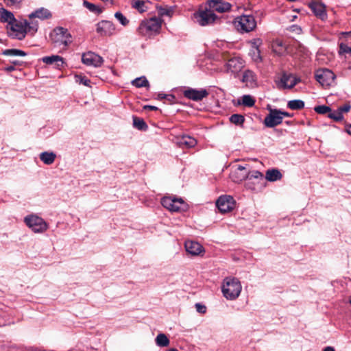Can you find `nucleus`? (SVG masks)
I'll return each instance as SVG.
<instances>
[{
	"label": "nucleus",
	"instance_id": "nucleus-31",
	"mask_svg": "<svg viewBox=\"0 0 351 351\" xmlns=\"http://www.w3.org/2000/svg\"><path fill=\"white\" fill-rule=\"evenodd\" d=\"M132 84L137 88L146 87L149 86V82L145 77H141L134 80Z\"/></svg>",
	"mask_w": 351,
	"mask_h": 351
},
{
	"label": "nucleus",
	"instance_id": "nucleus-5",
	"mask_svg": "<svg viewBox=\"0 0 351 351\" xmlns=\"http://www.w3.org/2000/svg\"><path fill=\"white\" fill-rule=\"evenodd\" d=\"M234 25L239 32H250L256 28V21L252 15H242L235 19Z\"/></svg>",
	"mask_w": 351,
	"mask_h": 351
},
{
	"label": "nucleus",
	"instance_id": "nucleus-46",
	"mask_svg": "<svg viewBox=\"0 0 351 351\" xmlns=\"http://www.w3.org/2000/svg\"><path fill=\"white\" fill-rule=\"evenodd\" d=\"M263 41L260 38H255L251 41L252 49H260L259 47L262 45Z\"/></svg>",
	"mask_w": 351,
	"mask_h": 351
},
{
	"label": "nucleus",
	"instance_id": "nucleus-7",
	"mask_svg": "<svg viewBox=\"0 0 351 351\" xmlns=\"http://www.w3.org/2000/svg\"><path fill=\"white\" fill-rule=\"evenodd\" d=\"M315 77L323 87H329L335 84L336 75L332 71L327 69L317 70Z\"/></svg>",
	"mask_w": 351,
	"mask_h": 351
},
{
	"label": "nucleus",
	"instance_id": "nucleus-18",
	"mask_svg": "<svg viewBox=\"0 0 351 351\" xmlns=\"http://www.w3.org/2000/svg\"><path fill=\"white\" fill-rule=\"evenodd\" d=\"M208 6L214 13L215 11L222 13L230 10L231 5L221 0H210L208 2Z\"/></svg>",
	"mask_w": 351,
	"mask_h": 351
},
{
	"label": "nucleus",
	"instance_id": "nucleus-28",
	"mask_svg": "<svg viewBox=\"0 0 351 351\" xmlns=\"http://www.w3.org/2000/svg\"><path fill=\"white\" fill-rule=\"evenodd\" d=\"M155 342L159 347H167L170 343L169 338L164 333L158 334L155 339Z\"/></svg>",
	"mask_w": 351,
	"mask_h": 351
},
{
	"label": "nucleus",
	"instance_id": "nucleus-1",
	"mask_svg": "<svg viewBox=\"0 0 351 351\" xmlns=\"http://www.w3.org/2000/svg\"><path fill=\"white\" fill-rule=\"evenodd\" d=\"M241 289V282L236 278L226 277L222 282L221 291L227 300H236L239 296Z\"/></svg>",
	"mask_w": 351,
	"mask_h": 351
},
{
	"label": "nucleus",
	"instance_id": "nucleus-45",
	"mask_svg": "<svg viewBox=\"0 0 351 351\" xmlns=\"http://www.w3.org/2000/svg\"><path fill=\"white\" fill-rule=\"evenodd\" d=\"M339 53L346 54L348 55L349 57H351V47L345 44L341 43L339 47Z\"/></svg>",
	"mask_w": 351,
	"mask_h": 351
},
{
	"label": "nucleus",
	"instance_id": "nucleus-15",
	"mask_svg": "<svg viewBox=\"0 0 351 351\" xmlns=\"http://www.w3.org/2000/svg\"><path fill=\"white\" fill-rule=\"evenodd\" d=\"M243 67L242 59L238 57H232L228 59L226 64V71L227 73H237Z\"/></svg>",
	"mask_w": 351,
	"mask_h": 351
},
{
	"label": "nucleus",
	"instance_id": "nucleus-57",
	"mask_svg": "<svg viewBox=\"0 0 351 351\" xmlns=\"http://www.w3.org/2000/svg\"><path fill=\"white\" fill-rule=\"evenodd\" d=\"M167 351H179V350H178L176 348H171V349L167 350Z\"/></svg>",
	"mask_w": 351,
	"mask_h": 351
},
{
	"label": "nucleus",
	"instance_id": "nucleus-21",
	"mask_svg": "<svg viewBox=\"0 0 351 351\" xmlns=\"http://www.w3.org/2000/svg\"><path fill=\"white\" fill-rule=\"evenodd\" d=\"M41 60L49 65H53L54 68L60 69L64 65V61L61 56L57 55H53L51 56L43 57Z\"/></svg>",
	"mask_w": 351,
	"mask_h": 351
},
{
	"label": "nucleus",
	"instance_id": "nucleus-17",
	"mask_svg": "<svg viewBox=\"0 0 351 351\" xmlns=\"http://www.w3.org/2000/svg\"><path fill=\"white\" fill-rule=\"evenodd\" d=\"M184 247L186 252L192 256H202L204 253L202 245L196 241H186Z\"/></svg>",
	"mask_w": 351,
	"mask_h": 351
},
{
	"label": "nucleus",
	"instance_id": "nucleus-22",
	"mask_svg": "<svg viewBox=\"0 0 351 351\" xmlns=\"http://www.w3.org/2000/svg\"><path fill=\"white\" fill-rule=\"evenodd\" d=\"M177 143L180 147L191 148L197 145V140L192 136L183 135L178 138Z\"/></svg>",
	"mask_w": 351,
	"mask_h": 351
},
{
	"label": "nucleus",
	"instance_id": "nucleus-16",
	"mask_svg": "<svg viewBox=\"0 0 351 351\" xmlns=\"http://www.w3.org/2000/svg\"><path fill=\"white\" fill-rule=\"evenodd\" d=\"M308 7L317 17L322 21L326 19L327 13L324 3L319 1H312L308 4Z\"/></svg>",
	"mask_w": 351,
	"mask_h": 351
},
{
	"label": "nucleus",
	"instance_id": "nucleus-54",
	"mask_svg": "<svg viewBox=\"0 0 351 351\" xmlns=\"http://www.w3.org/2000/svg\"><path fill=\"white\" fill-rule=\"evenodd\" d=\"M323 351H335V349L332 347L328 346Z\"/></svg>",
	"mask_w": 351,
	"mask_h": 351
},
{
	"label": "nucleus",
	"instance_id": "nucleus-6",
	"mask_svg": "<svg viewBox=\"0 0 351 351\" xmlns=\"http://www.w3.org/2000/svg\"><path fill=\"white\" fill-rule=\"evenodd\" d=\"M217 19V16L210 8H206L204 10H199L193 14V20L201 26H205L213 23Z\"/></svg>",
	"mask_w": 351,
	"mask_h": 351
},
{
	"label": "nucleus",
	"instance_id": "nucleus-44",
	"mask_svg": "<svg viewBox=\"0 0 351 351\" xmlns=\"http://www.w3.org/2000/svg\"><path fill=\"white\" fill-rule=\"evenodd\" d=\"M314 110L317 113L322 114H326L331 111V109L330 107L324 106V105L316 106V107H315Z\"/></svg>",
	"mask_w": 351,
	"mask_h": 351
},
{
	"label": "nucleus",
	"instance_id": "nucleus-51",
	"mask_svg": "<svg viewBox=\"0 0 351 351\" xmlns=\"http://www.w3.org/2000/svg\"><path fill=\"white\" fill-rule=\"evenodd\" d=\"M166 97L174 98V97L171 95L158 94V99H165Z\"/></svg>",
	"mask_w": 351,
	"mask_h": 351
},
{
	"label": "nucleus",
	"instance_id": "nucleus-50",
	"mask_svg": "<svg viewBox=\"0 0 351 351\" xmlns=\"http://www.w3.org/2000/svg\"><path fill=\"white\" fill-rule=\"evenodd\" d=\"M7 1H8V3H7L8 5H14L20 3L22 1V0H7Z\"/></svg>",
	"mask_w": 351,
	"mask_h": 351
},
{
	"label": "nucleus",
	"instance_id": "nucleus-52",
	"mask_svg": "<svg viewBox=\"0 0 351 351\" xmlns=\"http://www.w3.org/2000/svg\"><path fill=\"white\" fill-rule=\"evenodd\" d=\"M15 69L14 66H6L4 70L7 72H11L12 71H14Z\"/></svg>",
	"mask_w": 351,
	"mask_h": 351
},
{
	"label": "nucleus",
	"instance_id": "nucleus-34",
	"mask_svg": "<svg viewBox=\"0 0 351 351\" xmlns=\"http://www.w3.org/2000/svg\"><path fill=\"white\" fill-rule=\"evenodd\" d=\"M158 14L160 16H171L173 13V8L171 7H157Z\"/></svg>",
	"mask_w": 351,
	"mask_h": 351
},
{
	"label": "nucleus",
	"instance_id": "nucleus-43",
	"mask_svg": "<svg viewBox=\"0 0 351 351\" xmlns=\"http://www.w3.org/2000/svg\"><path fill=\"white\" fill-rule=\"evenodd\" d=\"M114 16L115 18L120 22V23L123 25V26H125L127 25L128 23H129V21L126 19V17L125 16H123V14L120 12H117L114 14Z\"/></svg>",
	"mask_w": 351,
	"mask_h": 351
},
{
	"label": "nucleus",
	"instance_id": "nucleus-10",
	"mask_svg": "<svg viewBox=\"0 0 351 351\" xmlns=\"http://www.w3.org/2000/svg\"><path fill=\"white\" fill-rule=\"evenodd\" d=\"M234 204L235 201L230 195L220 196L216 202L217 207L221 213H227L232 210L234 207Z\"/></svg>",
	"mask_w": 351,
	"mask_h": 351
},
{
	"label": "nucleus",
	"instance_id": "nucleus-30",
	"mask_svg": "<svg viewBox=\"0 0 351 351\" xmlns=\"http://www.w3.org/2000/svg\"><path fill=\"white\" fill-rule=\"evenodd\" d=\"M288 108L291 110H300L304 108V103L300 99L291 100L287 104Z\"/></svg>",
	"mask_w": 351,
	"mask_h": 351
},
{
	"label": "nucleus",
	"instance_id": "nucleus-47",
	"mask_svg": "<svg viewBox=\"0 0 351 351\" xmlns=\"http://www.w3.org/2000/svg\"><path fill=\"white\" fill-rule=\"evenodd\" d=\"M263 178V174L258 171H252L251 172H249L248 171V176L247 178L248 179H252V178H256V179H258V178Z\"/></svg>",
	"mask_w": 351,
	"mask_h": 351
},
{
	"label": "nucleus",
	"instance_id": "nucleus-42",
	"mask_svg": "<svg viewBox=\"0 0 351 351\" xmlns=\"http://www.w3.org/2000/svg\"><path fill=\"white\" fill-rule=\"evenodd\" d=\"M328 116L336 121H341L343 119V114L338 110L333 112L330 111Z\"/></svg>",
	"mask_w": 351,
	"mask_h": 351
},
{
	"label": "nucleus",
	"instance_id": "nucleus-56",
	"mask_svg": "<svg viewBox=\"0 0 351 351\" xmlns=\"http://www.w3.org/2000/svg\"><path fill=\"white\" fill-rule=\"evenodd\" d=\"M281 113L282 119L284 117H289V114L288 112L281 111Z\"/></svg>",
	"mask_w": 351,
	"mask_h": 351
},
{
	"label": "nucleus",
	"instance_id": "nucleus-12",
	"mask_svg": "<svg viewBox=\"0 0 351 351\" xmlns=\"http://www.w3.org/2000/svg\"><path fill=\"white\" fill-rule=\"evenodd\" d=\"M183 95L187 99L199 101L206 97L208 95V92L204 88L197 90L189 88L184 90Z\"/></svg>",
	"mask_w": 351,
	"mask_h": 351
},
{
	"label": "nucleus",
	"instance_id": "nucleus-8",
	"mask_svg": "<svg viewBox=\"0 0 351 351\" xmlns=\"http://www.w3.org/2000/svg\"><path fill=\"white\" fill-rule=\"evenodd\" d=\"M26 225L34 232H44L48 228L47 223L40 217L36 215H29L25 218Z\"/></svg>",
	"mask_w": 351,
	"mask_h": 351
},
{
	"label": "nucleus",
	"instance_id": "nucleus-19",
	"mask_svg": "<svg viewBox=\"0 0 351 351\" xmlns=\"http://www.w3.org/2000/svg\"><path fill=\"white\" fill-rule=\"evenodd\" d=\"M300 82V79L290 73H283L280 77V86L284 88H291Z\"/></svg>",
	"mask_w": 351,
	"mask_h": 351
},
{
	"label": "nucleus",
	"instance_id": "nucleus-20",
	"mask_svg": "<svg viewBox=\"0 0 351 351\" xmlns=\"http://www.w3.org/2000/svg\"><path fill=\"white\" fill-rule=\"evenodd\" d=\"M248 176V171L245 167L239 165L232 171L230 177L234 182H240L246 179Z\"/></svg>",
	"mask_w": 351,
	"mask_h": 351
},
{
	"label": "nucleus",
	"instance_id": "nucleus-36",
	"mask_svg": "<svg viewBox=\"0 0 351 351\" xmlns=\"http://www.w3.org/2000/svg\"><path fill=\"white\" fill-rule=\"evenodd\" d=\"M230 121L235 125H241L243 123L245 118L241 114H234L230 117Z\"/></svg>",
	"mask_w": 351,
	"mask_h": 351
},
{
	"label": "nucleus",
	"instance_id": "nucleus-38",
	"mask_svg": "<svg viewBox=\"0 0 351 351\" xmlns=\"http://www.w3.org/2000/svg\"><path fill=\"white\" fill-rule=\"evenodd\" d=\"M255 100L254 98L248 95L242 97V104L245 106L252 107L254 105Z\"/></svg>",
	"mask_w": 351,
	"mask_h": 351
},
{
	"label": "nucleus",
	"instance_id": "nucleus-27",
	"mask_svg": "<svg viewBox=\"0 0 351 351\" xmlns=\"http://www.w3.org/2000/svg\"><path fill=\"white\" fill-rule=\"evenodd\" d=\"M282 178L281 173L278 169H269L266 171L265 178L270 182H274Z\"/></svg>",
	"mask_w": 351,
	"mask_h": 351
},
{
	"label": "nucleus",
	"instance_id": "nucleus-4",
	"mask_svg": "<svg viewBox=\"0 0 351 351\" xmlns=\"http://www.w3.org/2000/svg\"><path fill=\"white\" fill-rule=\"evenodd\" d=\"M161 204L171 212H182L187 210V204L182 198L164 197L161 199Z\"/></svg>",
	"mask_w": 351,
	"mask_h": 351
},
{
	"label": "nucleus",
	"instance_id": "nucleus-37",
	"mask_svg": "<svg viewBox=\"0 0 351 351\" xmlns=\"http://www.w3.org/2000/svg\"><path fill=\"white\" fill-rule=\"evenodd\" d=\"M83 5L84 7H86L87 9H88L90 12H95V13H101L102 12L101 9L95 5L93 3H89L87 1H84Z\"/></svg>",
	"mask_w": 351,
	"mask_h": 351
},
{
	"label": "nucleus",
	"instance_id": "nucleus-55",
	"mask_svg": "<svg viewBox=\"0 0 351 351\" xmlns=\"http://www.w3.org/2000/svg\"><path fill=\"white\" fill-rule=\"evenodd\" d=\"M346 132L351 135V124L347 126Z\"/></svg>",
	"mask_w": 351,
	"mask_h": 351
},
{
	"label": "nucleus",
	"instance_id": "nucleus-3",
	"mask_svg": "<svg viewBox=\"0 0 351 351\" xmlns=\"http://www.w3.org/2000/svg\"><path fill=\"white\" fill-rule=\"evenodd\" d=\"M50 38L55 47H67L71 43V36L68 30L62 27L55 28L50 34Z\"/></svg>",
	"mask_w": 351,
	"mask_h": 351
},
{
	"label": "nucleus",
	"instance_id": "nucleus-48",
	"mask_svg": "<svg viewBox=\"0 0 351 351\" xmlns=\"http://www.w3.org/2000/svg\"><path fill=\"white\" fill-rule=\"evenodd\" d=\"M195 308L196 311L199 313L204 314L206 311V307L204 305L201 304L199 303L195 304Z\"/></svg>",
	"mask_w": 351,
	"mask_h": 351
},
{
	"label": "nucleus",
	"instance_id": "nucleus-59",
	"mask_svg": "<svg viewBox=\"0 0 351 351\" xmlns=\"http://www.w3.org/2000/svg\"><path fill=\"white\" fill-rule=\"evenodd\" d=\"M166 98H167V99H168L169 100H171V99H173V98H171V97H166Z\"/></svg>",
	"mask_w": 351,
	"mask_h": 351
},
{
	"label": "nucleus",
	"instance_id": "nucleus-24",
	"mask_svg": "<svg viewBox=\"0 0 351 351\" xmlns=\"http://www.w3.org/2000/svg\"><path fill=\"white\" fill-rule=\"evenodd\" d=\"M0 16L1 21L7 22L9 25L16 21L14 14L4 8L0 9Z\"/></svg>",
	"mask_w": 351,
	"mask_h": 351
},
{
	"label": "nucleus",
	"instance_id": "nucleus-25",
	"mask_svg": "<svg viewBox=\"0 0 351 351\" xmlns=\"http://www.w3.org/2000/svg\"><path fill=\"white\" fill-rule=\"evenodd\" d=\"M51 16L50 12L45 8H40L29 15V19L37 17L40 19H48Z\"/></svg>",
	"mask_w": 351,
	"mask_h": 351
},
{
	"label": "nucleus",
	"instance_id": "nucleus-40",
	"mask_svg": "<svg viewBox=\"0 0 351 351\" xmlns=\"http://www.w3.org/2000/svg\"><path fill=\"white\" fill-rule=\"evenodd\" d=\"M75 79L76 82H77L79 84H82L88 86V87H90V81L86 77L81 75H76L75 76Z\"/></svg>",
	"mask_w": 351,
	"mask_h": 351
},
{
	"label": "nucleus",
	"instance_id": "nucleus-11",
	"mask_svg": "<svg viewBox=\"0 0 351 351\" xmlns=\"http://www.w3.org/2000/svg\"><path fill=\"white\" fill-rule=\"evenodd\" d=\"M114 25L109 21H101L96 25V32L101 36H110L115 33Z\"/></svg>",
	"mask_w": 351,
	"mask_h": 351
},
{
	"label": "nucleus",
	"instance_id": "nucleus-23",
	"mask_svg": "<svg viewBox=\"0 0 351 351\" xmlns=\"http://www.w3.org/2000/svg\"><path fill=\"white\" fill-rule=\"evenodd\" d=\"M242 81L248 86H253L256 82V75L252 71L247 70L243 73Z\"/></svg>",
	"mask_w": 351,
	"mask_h": 351
},
{
	"label": "nucleus",
	"instance_id": "nucleus-60",
	"mask_svg": "<svg viewBox=\"0 0 351 351\" xmlns=\"http://www.w3.org/2000/svg\"><path fill=\"white\" fill-rule=\"evenodd\" d=\"M298 29L301 30L300 27H295Z\"/></svg>",
	"mask_w": 351,
	"mask_h": 351
},
{
	"label": "nucleus",
	"instance_id": "nucleus-32",
	"mask_svg": "<svg viewBox=\"0 0 351 351\" xmlns=\"http://www.w3.org/2000/svg\"><path fill=\"white\" fill-rule=\"evenodd\" d=\"M5 56H25L26 53L22 50L12 49H5L2 53Z\"/></svg>",
	"mask_w": 351,
	"mask_h": 351
},
{
	"label": "nucleus",
	"instance_id": "nucleus-58",
	"mask_svg": "<svg viewBox=\"0 0 351 351\" xmlns=\"http://www.w3.org/2000/svg\"><path fill=\"white\" fill-rule=\"evenodd\" d=\"M12 63H13L14 64H15V65H16V64H19V62H18V61H14V62H12Z\"/></svg>",
	"mask_w": 351,
	"mask_h": 351
},
{
	"label": "nucleus",
	"instance_id": "nucleus-41",
	"mask_svg": "<svg viewBox=\"0 0 351 351\" xmlns=\"http://www.w3.org/2000/svg\"><path fill=\"white\" fill-rule=\"evenodd\" d=\"M250 56L252 60L256 62L262 61L260 49H251Z\"/></svg>",
	"mask_w": 351,
	"mask_h": 351
},
{
	"label": "nucleus",
	"instance_id": "nucleus-29",
	"mask_svg": "<svg viewBox=\"0 0 351 351\" xmlns=\"http://www.w3.org/2000/svg\"><path fill=\"white\" fill-rule=\"evenodd\" d=\"M272 50L278 56H282L286 51V47L283 45L282 42L276 41L272 45Z\"/></svg>",
	"mask_w": 351,
	"mask_h": 351
},
{
	"label": "nucleus",
	"instance_id": "nucleus-2",
	"mask_svg": "<svg viewBox=\"0 0 351 351\" xmlns=\"http://www.w3.org/2000/svg\"><path fill=\"white\" fill-rule=\"evenodd\" d=\"M162 23V20L160 17H152L142 21L137 31L141 35L152 36L159 33Z\"/></svg>",
	"mask_w": 351,
	"mask_h": 351
},
{
	"label": "nucleus",
	"instance_id": "nucleus-39",
	"mask_svg": "<svg viewBox=\"0 0 351 351\" xmlns=\"http://www.w3.org/2000/svg\"><path fill=\"white\" fill-rule=\"evenodd\" d=\"M134 126L139 130H145L147 128L145 122L142 119L137 117L133 118Z\"/></svg>",
	"mask_w": 351,
	"mask_h": 351
},
{
	"label": "nucleus",
	"instance_id": "nucleus-33",
	"mask_svg": "<svg viewBox=\"0 0 351 351\" xmlns=\"http://www.w3.org/2000/svg\"><path fill=\"white\" fill-rule=\"evenodd\" d=\"M132 8L136 9L140 13H143L147 10L145 3L143 1L137 0L132 3Z\"/></svg>",
	"mask_w": 351,
	"mask_h": 351
},
{
	"label": "nucleus",
	"instance_id": "nucleus-35",
	"mask_svg": "<svg viewBox=\"0 0 351 351\" xmlns=\"http://www.w3.org/2000/svg\"><path fill=\"white\" fill-rule=\"evenodd\" d=\"M25 24L27 27V32H32L34 34L37 32L38 24L37 21H32L31 23L27 22L26 20L24 21Z\"/></svg>",
	"mask_w": 351,
	"mask_h": 351
},
{
	"label": "nucleus",
	"instance_id": "nucleus-26",
	"mask_svg": "<svg viewBox=\"0 0 351 351\" xmlns=\"http://www.w3.org/2000/svg\"><path fill=\"white\" fill-rule=\"evenodd\" d=\"M56 154L53 152H44L40 154V159L47 165L53 163L56 159Z\"/></svg>",
	"mask_w": 351,
	"mask_h": 351
},
{
	"label": "nucleus",
	"instance_id": "nucleus-9",
	"mask_svg": "<svg viewBox=\"0 0 351 351\" xmlns=\"http://www.w3.org/2000/svg\"><path fill=\"white\" fill-rule=\"evenodd\" d=\"M281 111L277 109H269V114L264 120V124L268 128L275 127L282 121Z\"/></svg>",
	"mask_w": 351,
	"mask_h": 351
},
{
	"label": "nucleus",
	"instance_id": "nucleus-14",
	"mask_svg": "<svg viewBox=\"0 0 351 351\" xmlns=\"http://www.w3.org/2000/svg\"><path fill=\"white\" fill-rule=\"evenodd\" d=\"M82 62L87 66H93L95 67L100 66L103 63V58L93 52H87L82 55Z\"/></svg>",
	"mask_w": 351,
	"mask_h": 351
},
{
	"label": "nucleus",
	"instance_id": "nucleus-13",
	"mask_svg": "<svg viewBox=\"0 0 351 351\" xmlns=\"http://www.w3.org/2000/svg\"><path fill=\"white\" fill-rule=\"evenodd\" d=\"M10 29L14 33V38L23 40L25 38L27 34V27L25 21H17L16 20L12 23L10 25Z\"/></svg>",
	"mask_w": 351,
	"mask_h": 351
},
{
	"label": "nucleus",
	"instance_id": "nucleus-49",
	"mask_svg": "<svg viewBox=\"0 0 351 351\" xmlns=\"http://www.w3.org/2000/svg\"><path fill=\"white\" fill-rule=\"evenodd\" d=\"M337 110L343 114V112H348L350 110V106L349 104H345L340 106Z\"/></svg>",
	"mask_w": 351,
	"mask_h": 351
},
{
	"label": "nucleus",
	"instance_id": "nucleus-53",
	"mask_svg": "<svg viewBox=\"0 0 351 351\" xmlns=\"http://www.w3.org/2000/svg\"><path fill=\"white\" fill-rule=\"evenodd\" d=\"M144 108L145 109L148 108V109L152 110H156L158 109L157 107L154 106H145Z\"/></svg>",
	"mask_w": 351,
	"mask_h": 351
}]
</instances>
